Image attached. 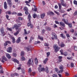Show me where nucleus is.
Instances as JSON below:
<instances>
[{
	"label": "nucleus",
	"instance_id": "bf43d9fd",
	"mask_svg": "<svg viewBox=\"0 0 77 77\" xmlns=\"http://www.w3.org/2000/svg\"><path fill=\"white\" fill-rule=\"evenodd\" d=\"M74 50H75V51H77V46H75L74 47Z\"/></svg>",
	"mask_w": 77,
	"mask_h": 77
},
{
	"label": "nucleus",
	"instance_id": "7c9ffc66",
	"mask_svg": "<svg viewBox=\"0 0 77 77\" xmlns=\"http://www.w3.org/2000/svg\"><path fill=\"white\" fill-rule=\"evenodd\" d=\"M59 12L61 13H65V11L60 9V10Z\"/></svg>",
	"mask_w": 77,
	"mask_h": 77
},
{
	"label": "nucleus",
	"instance_id": "5fc2aeb1",
	"mask_svg": "<svg viewBox=\"0 0 77 77\" xmlns=\"http://www.w3.org/2000/svg\"><path fill=\"white\" fill-rule=\"evenodd\" d=\"M13 56H14V57H16V56H17V54L15 53H13Z\"/></svg>",
	"mask_w": 77,
	"mask_h": 77
},
{
	"label": "nucleus",
	"instance_id": "6e6552de",
	"mask_svg": "<svg viewBox=\"0 0 77 77\" xmlns=\"http://www.w3.org/2000/svg\"><path fill=\"white\" fill-rule=\"evenodd\" d=\"M0 31L1 33L3 34V36L5 35V32H4V28H2L0 29Z\"/></svg>",
	"mask_w": 77,
	"mask_h": 77
},
{
	"label": "nucleus",
	"instance_id": "2f4dec72",
	"mask_svg": "<svg viewBox=\"0 0 77 77\" xmlns=\"http://www.w3.org/2000/svg\"><path fill=\"white\" fill-rule=\"evenodd\" d=\"M12 39L13 43H15V38L14 37H12Z\"/></svg>",
	"mask_w": 77,
	"mask_h": 77
},
{
	"label": "nucleus",
	"instance_id": "f704fd0d",
	"mask_svg": "<svg viewBox=\"0 0 77 77\" xmlns=\"http://www.w3.org/2000/svg\"><path fill=\"white\" fill-rule=\"evenodd\" d=\"M7 29L9 31H10L11 32H12V29L10 28L7 27Z\"/></svg>",
	"mask_w": 77,
	"mask_h": 77
},
{
	"label": "nucleus",
	"instance_id": "c756f323",
	"mask_svg": "<svg viewBox=\"0 0 77 77\" xmlns=\"http://www.w3.org/2000/svg\"><path fill=\"white\" fill-rule=\"evenodd\" d=\"M6 14H9V15H11V11H8L6 12Z\"/></svg>",
	"mask_w": 77,
	"mask_h": 77
},
{
	"label": "nucleus",
	"instance_id": "72a5a7b5",
	"mask_svg": "<svg viewBox=\"0 0 77 77\" xmlns=\"http://www.w3.org/2000/svg\"><path fill=\"white\" fill-rule=\"evenodd\" d=\"M20 55L21 56H24V51H22L21 52Z\"/></svg>",
	"mask_w": 77,
	"mask_h": 77
},
{
	"label": "nucleus",
	"instance_id": "ddd939ff",
	"mask_svg": "<svg viewBox=\"0 0 77 77\" xmlns=\"http://www.w3.org/2000/svg\"><path fill=\"white\" fill-rule=\"evenodd\" d=\"M6 55L7 56V58H8V59H11V55H10V54H6Z\"/></svg>",
	"mask_w": 77,
	"mask_h": 77
},
{
	"label": "nucleus",
	"instance_id": "f8f14e48",
	"mask_svg": "<svg viewBox=\"0 0 77 77\" xmlns=\"http://www.w3.org/2000/svg\"><path fill=\"white\" fill-rule=\"evenodd\" d=\"M7 2L9 5H10V7H11V6H12V2H11V0H7Z\"/></svg>",
	"mask_w": 77,
	"mask_h": 77
},
{
	"label": "nucleus",
	"instance_id": "09e8293b",
	"mask_svg": "<svg viewBox=\"0 0 77 77\" xmlns=\"http://www.w3.org/2000/svg\"><path fill=\"white\" fill-rule=\"evenodd\" d=\"M35 72H32L31 74H30V75L32 76H34V75H35Z\"/></svg>",
	"mask_w": 77,
	"mask_h": 77
},
{
	"label": "nucleus",
	"instance_id": "4468645a",
	"mask_svg": "<svg viewBox=\"0 0 77 77\" xmlns=\"http://www.w3.org/2000/svg\"><path fill=\"white\" fill-rule=\"evenodd\" d=\"M45 13H43V14H42L40 15L41 18H43L45 17Z\"/></svg>",
	"mask_w": 77,
	"mask_h": 77
},
{
	"label": "nucleus",
	"instance_id": "39448f33",
	"mask_svg": "<svg viewBox=\"0 0 77 77\" xmlns=\"http://www.w3.org/2000/svg\"><path fill=\"white\" fill-rule=\"evenodd\" d=\"M38 69L40 72H41V71H45V69L44 68H38Z\"/></svg>",
	"mask_w": 77,
	"mask_h": 77
},
{
	"label": "nucleus",
	"instance_id": "de8ad7c7",
	"mask_svg": "<svg viewBox=\"0 0 77 77\" xmlns=\"http://www.w3.org/2000/svg\"><path fill=\"white\" fill-rule=\"evenodd\" d=\"M52 77H57V75L56 74H53L52 75Z\"/></svg>",
	"mask_w": 77,
	"mask_h": 77
},
{
	"label": "nucleus",
	"instance_id": "49530a36",
	"mask_svg": "<svg viewBox=\"0 0 77 77\" xmlns=\"http://www.w3.org/2000/svg\"><path fill=\"white\" fill-rule=\"evenodd\" d=\"M12 15H17V12H13L11 13Z\"/></svg>",
	"mask_w": 77,
	"mask_h": 77
},
{
	"label": "nucleus",
	"instance_id": "a19ab883",
	"mask_svg": "<svg viewBox=\"0 0 77 77\" xmlns=\"http://www.w3.org/2000/svg\"><path fill=\"white\" fill-rule=\"evenodd\" d=\"M45 29H43L42 30V34H44V33H45Z\"/></svg>",
	"mask_w": 77,
	"mask_h": 77
},
{
	"label": "nucleus",
	"instance_id": "7ed1b4c3",
	"mask_svg": "<svg viewBox=\"0 0 77 77\" xmlns=\"http://www.w3.org/2000/svg\"><path fill=\"white\" fill-rule=\"evenodd\" d=\"M52 37H51V39H52V40H54V38L55 39H57V35H56V34H55L54 32H52Z\"/></svg>",
	"mask_w": 77,
	"mask_h": 77
},
{
	"label": "nucleus",
	"instance_id": "b1692460",
	"mask_svg": "<svg viewBox=\"0 0 77 77\" xmlns=\"http://www.w3.org/2000/svg\"><path fill=\"white\" fill-rule=\"evenodd\" d=\"M2 59L3 60H4L5 61H8V59H7V58H6V57L5 56L2 57Z\"/></svg>",
	"mask_w": 77,
	"mask_h": 77
},
{
	"label": "nucleus",
	"instance_id": "e2e57ef3",
	"mask_svg": "<svg viewBox=\"0 0 77 77\" xmlns=\"http://www.w3.org/2000/svg\"><path fill=\"white\" fill-rule=\"evenodd\" d=\"M22 15H23V14L21 13H18V14H17V16H22Z\"/></svg>",
	"mask_w": 77,
	"mask_h": 77
},
{
	"label": "nucleus",
	"instance_id": "c03bdc74",
	"mask_svg": "<svg viewBox=\"0 0 77 77\" xmlns=\"http://www.w3.org/2000/svg\"><path fill=\"white\" fill-rule=\"evenodd\" d=\"M54 12L56 14H57V15H60V14H59V13L58 12H57L55 11H54Z\"/></svg>",
	"mask_w": 77,
	"mask_h": 77
},
{
	"label": "nucleus",
	"instance_id": "f257e3e1",
	"mask_svg": "<svg viewBox=\"0 0 77 77\" xmlns=\"http://www.w3.org/2000/svg\"><path fill=\"white\" fill-rule=\"evenodd\" d=\"M53 48L54 50H55V52H57L59 51V50L60 49V47H58V46L56 44L54 45Z\"/></svg>",
	"mask_w": 77,
	"mask_h": 77
},
{
	"label": "nucleus",
	"instance_id": "8fccbe9b",
	"mask_svg": "<svg viewBox=\"0 0 77 77\" xmlns=\"http://www.w3.org/2000/svg\"><path fill=\"white\" fill-rule=\"evenodd\" d=\"M6 17L7 19V20H10V19H8V18H9V15L7 14L6 15Z\"/></svg>",
	"mask_w": 77,
	"mask_h": 77
},
{
	"label": "nucleus",
	"instance_id": "e433bc0d",
	"mask_svg": "<svg viewBox=\"0 0 77 77\" xmlns=\"http://www.w3.org/2000/svg\"><path fill=\"white\" fill-rule=\"evenodd\" d=\"M58 5H59V9L60 10L61 9V8H62V6H61V5L60 3H59Z\"/></svg>",
	"mask_w": 77,
	"mask_h": 77
},
{
	"label": "nucleus",
	"instance_id": "cd10ccee",
	"mask_svg": "<svg viewBox=\"0 0 77 77\" xmlns=\"http://www.w3.org/2000/svg\"><path fill=\"white\" fill-rule=\"evenodd\" d=\"M19 32H20V31H17L16 32H15L14 33V35H15V36H17V35H18L19 33Z\"/></svg>",
	"mask_w": 77,
	"mask_h": 77
},
{
	"label": "nucleus",
	"instance_id": "9d476101",
	"mask_svg": "<svg viewBox=\"0 0 77 77\" xmlns=\"http://www.w3.org/2000/svg\"><path fill=\"white\" fill-rule=\"evenodd\" d=\"M62 21L64 22V23L66 24H68V20H67V19L65 20V18L63 19H62Z\"/></svg>",
	"mask_w": 77,
	"mask_h": 77
},
{
	"label": "nucleus",
	"instance_id": "680f3d73",
	"mask_svg": "<svg viewBox=\"0 0 77 77\" xmlns=\"http://www.w3.org/2000/svg\"><path fill=\"white\" fill-rule=\"evenodd\" d=\"M53 27L54 28H56V27H57V26L56 25V24H54V26Z\"/></svg>",
	"mask_w": 77,
	"mask_h": 77
},
{
	"label": "nucleus",
	"instance_id": "864d4df0",
	"mask_svg": "<svg viewBox=\"0 0 77 77\" xmlns=\"http://www.w3.org/2000/svg\"><path fill=\"white\" fill-rule=\"evenodd\" d=\"M36 16H37V15H36V14H34L33 15V17L34 18H35Z\"/></svg>",
	"mask_w": 77,
	"mask_h": 77
},
{
	"label": "nucleus",
	"instance_id": "4d7b16f0",
	"mask_svg": "<svg viewBox=\"0 0 77 77\" xmlns=\"http://www.w3.org/2000/svg\"><path fill=\"white\" fill-rule=\"evenodd\" d=\"M29 72L30 73L31 72H32V69H31V68H29Z\"/></svg>",
	"mask_w": 77,
	"mask_h": 77
},
{
	"label": "nucleus",
	"instance_id": "0eeeda50",
	"mask_svg": "<svg viewBox=\"0 0 77 77\" xmlns=\"http://www.w3.org/2000/svg\"><path fill=\"white\" fill-rule=\"evenodd\" d=\"M27 64L29 66H30L32 64V62H31V59H29L28 62L27 63Z\"/></svg>",
	"mask_w": 77,
	"mask_h": 77
},
{
	"label": "nucleus",
	"instance_id": "4c0bfd02",
	"mask_svg": "<svg viewBox=\"0 0 77 77\" xmlns=\"http://www.w3.org/2000/svg\"><path fill=\"white\" fill-rule=\"evenodd\" d=\"M14 26L15 27V29H16V30H17L18 28V26L17 25V24L14 25Z\"/></svg>",
	"mask_w": 77,
	"mask_h": 77
},
{
	"label": "nucleus",
	"instance_id": "393cba45",
	"mask_svg": "<svg viewBox=\"0 0 77 77\" xmlns=\"http://www.w3.org/2000/svg\"><path fill=\"white\" fill-rule=\"evenodd\" d=\"M23 10L25 11H28V8L27 7L25 6L24 7Z\"/></svg>",
	"mask_w": 77,
	"mask_h": 77
},
{
	"label": "nucleus",
	"instance_id": "4be33fe9",
	"mask_svg": "<svg viewBox=\"0 0 77 77\" xmlns=\"http://www.w3.org/2000/svg\"><path fill=\"white\" fill-rule=\"evenodd\" d=\"M35 64L37 65V64H38V59H37V58H36L35 59Z\"/></svg>",
	"mask_w": 77,
	"mask_h": 77
},
{
	"label": "nucleus",
	"instance_id": "3c124183",
	"mask_svg": "<svg viewBox=\"0 0 77 77\" xmlns=\"http://www.w3.org/2000/svg\"><path fill=\"white\" fill-rule=\"evenodd\" d=\"M71 66L72 68H73V67H74V63H71Z\"/></svg>",
	"mask_w": 77,
	"mask_h": 77
},
{
	"label": "nucleus",
	"instance_id": "6ab92c4d",
	"mask_svg": "<svg viewBox=\"0 0 77 77\" xmlns=\"http://www.w3.org/2000/svg\"><path fill=\"white\" fill-rule=\"evenodd\" d=\"M4 6L5 9H7V3H6V2H4Z\"/></svg>",
	"mask_w": 77,
	"mask_h": 77
},
{
	"label": "nucleus",
	"instance_id": "20e7f679",
	"mask_svg": "<svg viewBox=\"0 0 77 77\" xmlns=\"http://www.w3.org/2000/svg\"><path fill=\"white\" fill-rule=\"evenodd\" d=\"M60 26L61 27L63 28L65 27V24L63 22H61L59 23Z\"/></svg>",
	"mask_w": 77,
	"mask_h": 77
},
{
	"label": "nucleus",
	"instance_id": "f03ea898",
	"mask_svg": "<svg viewBox=\"0 0 77 77\" xmlns=\"http://www.w3.org/2000/svg\"><path fill=\"white\" fill-rule=\"evenodd\" d=\"M31 18H32V17H31L30 14H29L28 16L29 23H27L28 26V27L30 26L32 24V23H31V21L30 20Z\"/></svg>",
	"mask_w": 77,
	"mask_h": 77
},
{
	"label": "nucleus",
	"instance_id": "37998d69",
	"mask_svg": "<svg viewBox=\"0 0 77 77\" xmlns=\"http://www.w3.org/2000/svg\"><path fill=\"white\" fill-rule=\"evenodd\" d=\"M61 4L62 5V6H65V7L66 6V5L64 4V2H63V3H61Z\"/></svg>",
	"mask_w": 77,
	"mask_h": 77
},
{
	"label": "nucleus",
	"instance_id": "0e129e2a",
	"mask_svg": "<svg viewBox=\"0 0 77 77\" xmlns=\"http://www.w3.org/2000/svg\"><path fill=\"white\" fill-rule=\"evenodd\" d=\"M58 58L59 59H62V57L60 56H59Z\"/></svg>",
	"mask_w": 77,
	"mask_h": 77
},
{
	"label": "nucleus",
	"instance_id": "603ef678",
	"mask_svg": "<svg viewBox=\"0 0 77 77\" xmlns=\"http://www.w3.org/2000/svg\"><path fill=\"white\" fill-rule=\"evenodd\" d=\"M63 70H60V71L59 70L58 73H62V72H63Z\"/></svg>",
	"mask_w": 77,
	"mask_h": 77
},
{
	"label": "nucleus",
	"instance_id": "58836bf2",
	"mask_svg": "<svg viewBox=\"0 0 77 77\" xmlns=\"http://www.w3.org/2000/svg\"><path fill=\"white\" fill-rule=\"evenodd\" d=\"M63 55L64 56H67L68 55V52H65L64 53H63Z\"/></svg>",
	"mask_w": 77,
	"mask_h": 77
},
{
	"label": "nucleus",
	"instance_id": "aec40b11",
	"mask_svg": "<svg viewBox=\"0 0 77 77\" xmlns=\"http://www.w3.org/2000/svg\"><path fill=\"white\" fill-rule=\"evenodd\" d=\"M20 41H21V38H20V37H19L17 40L16 42L17 43H19Z\"/></svg>",
	"mask_w": 77,
	"mask_h": 77
},
{
	"label": "nucleus",
	"instance_id": "13d9d810",
	"mask_svg": "<svg viewBox=\"0 0 77 77\" xmlns=\"http://www.w3.org/2000/svg\"><path fill=\"white\" fill-rule=\"evenodd\" d=\"M21 60H25V58L24 57H22L21 58Z\"/></svg>",
	"mask_w": 77,
	"mask_h": 77
},
{
	"label": "nucleus",
	"instance_id": "ea45409f",
	"mask_svg": "<svg viewBox=\"0 0 77 77\" xmlns=\"http://www.w3.org/2000/svg\"><path fill=\"white\" fill-rule=\"evenodd\" d=\"M50 52H48L47 53V57H49V56H50Z\"/></svg>",
	"mask_w": 77,
	"mask_h": 77
},
{
	"label": "nucleus",
	"instance_id": "9b49d317",
	"mask_svg": "<svg viewBox=\"0 0 77 77\" xmlns=\"http://www.w3.org/2000/svg\"><path fill=\"white\" fill-rule=\"evenodd\" d=\"M47 14L48 15H50L53 16L54 15V13L52 11H50V12H48L47 13Z\"/></svg>",
	"mask_w": 77,
	"mask_h": 77
},
{
	"label": "nucleus",
	"instance_id": "423d86ee",
	"mask_svg": "<svg viewBox=\"0 0 77 77\" xmlns=\"http://www.w3.org/2000/svg\"><path fill=\"white\" fill-rule=\"evenodd\" d=\"M12 47H9L7 48V51L8 53H11L12 52Z\"/></svg>",
	"mask_w": 77,
	"mask_h": 77
},
{
	"label": "nucleus",
	"instance_id": "412c9836",
	"mask_svg": "<svg viewBox=\"0 0 77 77\" xmlns=\"http://www.w3.org/2000/svg\"><path fill=\"white\" fill-rule=\"evenodd\" d=\"M38 38L39 39H41V41H43L44 39V38L42 37H41V36H39V35H38Z\"/></svg>",
	"mask_w": 77,
	"mask_h": 77
},
{
	"label": "nucleus",
	"instance_id": "5701e85b",
	"mask_svg": "<svg viewBox=\"0 0 77 77\" xmlns=\"http://www.w3.org/2000/svg\"><path fill=\"white\" fill-rule=\"evenodd\" d=\"M65 45V44H64L62 42L61 43L60 46L61 47H64Z\"/></svg>",
	"mask_w": 77,
	"mask_h": 77
},
{
	"label": "nucleus",
	"instance_id": "bb28decb",
	"mask_svg": "<svg viewBox=\"0 0 77 77\" xmlns=\"http://www.w3.org/2000/svg\"><path fill=\"white\" fill-rule=\"evenodd\" d=\"M63 66L62 65H61L59 67V68L61 70H63Z\"/></svg>",
	"mask_w": 77,
	"mask_h": 77
},
{
	"label": "nucleus",
	"instance_id": "2eb2a0df",
	"mask_svg": "<svg viewBox=\"0 0 77 77\" xmlns=\"http://www.w3.org/2000/svg\"><path fill=\"white\" fill-rule=\"evenodd\" d=\"M45 71H46V73H48L49 72V71H48V68L46 67L45 68Z\"/></svg>",
	"mask_w": 77,
	"mask_h": 77
},
{
	"label": "nucleus",
	"instance_id": "a878e982",
	"mask_svg": "<svg viewBox=\"0 0 77 77\" xmlns=\"http://www.w3.org/2000/svg\"><path fill=\"white\" fill-rule=\"evenodd\" d=\"M67 25H68L69 27H70V28H72V24H71L70 23H67Z\"/></svg>",
	"mask_w": 77,
	"mask_h": 77
},
{
	"label": "nucleus",
	"instance_id": "c85d7f7f",
	"mask_svg": "<svg viewBox=\"0 0 77 77\" xmlns=\"http://www.w3.org/2000/svg\"><path fill=\"white\" fill-rule=\"evenodd\" d=\"M60 36L62 38H63V39H65V36L63 35V34H60Z\"/></svg>",
	"mask_w": 77,
	"mask_h": 77
},
{
	"label": "nucleus",
	"instance_id": "1a4fd4ad",
	"mask_svg": "<svg viewBox=\"0 0 77 77\" xmlns=\"http://www.w3.org/2000/svg\"><path fill=\"white\" fill-rule=\"evenodd\" d=\"M11 43V42L9 41H6L5 42V43L4 44V45L5 47H6V46H7V45H8V44H10Z\"/></svg>",
	"mask_w": 77,
	"mask_h": 77
},
{
	"label": "nucleus",
	"instance_id": "c9c22d12",
	"mask_svg": "<svg viewBox=\"0 0 77 77\" xmlns=\"http://www.w3.org/2000/svg\"><path fill=\"white\" fill-rule=\"evenodd\" d=\"M46 30H48V31H50L51 30V28L49 27H48L47 28H46Z\"/></svg>",
	"mask_w": 77,
	"mask_h": 77
},
{
	"label": "nucleus",
	"instance_id": "dca6fc26",
	"mask_svg": "<svg viewBox=\"0 0 77 77\" xmlns=\"http://www.w3.org/2000/svg\"><path fill=\"white\" fill-rule=\"evenodd\" d=\"M24 30L25 35H27V34L30 33V31H29L27 33V31L26 29H24Z\"/></svg>",
	"mask_w": 77,
	"mask_h": 77
},
{
	"label": "nucleus",
	"instance_id": "473e14b6",
	"mask_svg": "<svg viewBox=\"0 0 77 77\" xmlns=\"http://www.w3.org/2000/svg\"><path fill=\"white\" fill-rule=\"evenodd\" d=\"M18 19L19 20H21V21H23V20H24V18L23 17H19L18 18Z\"/></svg>",
	"mask_w": 77,
	"mask_h": 77
},
{
	"label": "nucleus",
	"instance_id": "a18cd8bd",
	"mask_svg": "<svg viewBox=\"0 0 77 77\" xmlns=\"http://www.w3.org/2000/svg\"><path fill=\"white\" fill-rule=\"evenodd\" d=\"M73 3L74 5H77V1L75 0H74L73 1Z\"/></svg>",
	"mask_w": 77,
	"mask_h": 77
},
{
	"label": "nucleus",
	"instance_id": "79ce46f5",
	"mask_svg": "<svg viewBox=\"0 0 77 77\" xmlns=\"http://www.w3.org/2000/svg\"><path fill=\"white\" fill-rule=\"evenodd\" d=\"M55 71H56V72H57V73H58V72H59V70L57 68H55Z\"/></svg>",
	"mask_w": 77,
	"mask_h": 77
},
{
	"label": "nucleus",
	"instance_id": "a211bd4d",
	"mask_svg": "<svg viewBox=\"0 0 77 77\" xmlns=\"http://www.w3.org/2000/svg\"><path fill=\"white\" fill-rule=\"evenodd\" d=\"M48 59L47 58H46L43 61V63L44 64H46V63H47V62L48 61Z\"/></svg>",
	"mask_w": 77,
	"mask_h": 77
},
{
	"label": "nucleus",
	"instance_id": "69168bd1",
	"mask_svg": "<svg viewBox=\"0 0 77 77\" xmlns=\"http://www.w3.org/2000/svg\"><path fill=\"white\" fill-rule=\"evenodd\" d=\"M49 45H48V43H45V46H48Z\"/></svg>",
	"mask_w": 77,
	"mask_h": 77
},
{
	"label": "nucleus",
	"instance_id": "f3484780",
	"mask_svg": "<svg viewBox=\"0 0 77 77\" xmlns=\"http://www.w3.org/2000/svg\"><path fill=\"white\" fill-rule=\"evenodd\" d=\"M12 60L14 62H16V63H17L19 64V61L16 59H14Z\"/></svg>",
	"mask_w": 77,
	"mask_h": 77
},
{
	"label": "nucleus",
	"instance_id": "338daca9",
	"mask_svg": "<svg viewBox=\"0 0 77 77\" xmlns=\"http://www.w3.org/2000/svg\"><path fill=\"white\" fill-rule=\"evenodd\" d=\"M22 74H24V73H25V72H24V69L22 70Z\"/></svg>",
	"mask_w": 77,
	"mask_h": 77
},
{
	"label": "nucleus",
	"instance_id": "052dcab7",
	"mask_svg": "<svg viewBox=\"0 0 77 77\" xmlns=\"http://www.w3.org/2000/svg\"><path fill=\"white\" fill-rule=\"evenodd\" d=\"M70 32H71V33H73V32H74V30L73 29H70Z\"/></svg>",
	"mask_w": 77,
	"mask_h": 77
},
{
	"label": "nucleus",
	"instance_id": "6e6d98bb",
	"mask_svg": "<svg viewBox=\"0 0 77 77\" xmlns=\"http://www.w3.org/2000/svg\"><path fill=\"white\" fill-rule=\"evenodd\" d=\"M67 59L68 60H72V58H71V57H67Z\"/></svg>",
	"mask_w": 77,
	"mask_h": 77
},
{
	"label": "nucleus",
	"instance_id": "774afa93",
	"mask_svg": "<svg viewBox=\"0 0 77 77\" xmlns=\"http://www.w3.org/2000/svg\"><path fill=\"white\" fill-rule=\"evenodd\" d=\"M65 74H66V75L67 76L69 75V73L67 72H65Z\"/></svg>",
	"mask_w": 77,
	"mask_h": 77
}]
</instances>
